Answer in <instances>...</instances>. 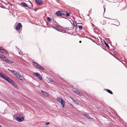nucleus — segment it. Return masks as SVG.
<instances>
[{"mask_svg":"<svg viewBox=\"0 0 127 127\" xmlns=\"http://www.w3.org/2000/svg\"><path fill=\"white\" fill-rule=\"evenodd\" d=\"M36 4L38 5H40L43 3V1L41 0H35Z\"/></svg>","mask_w":127,"mask_h":127,"instance_id":"nucleus-6","label":"nucleus"},{"mask_svg":"<svg viewBox=\"0 0 127 127\" xmlns=\"http://www.w3.org/2000/svg\"><path fill=\"white\" fill-rule=\"evenodd\" d=\"M15 84L14 83V84H13L12 85L14 86V87L15 86Z\"/></svg>","mask_w":127,"mask_h":127,"instance_id":"nucleus-37","label":"nucleus"},{"mask_svg":"<svg viewBox=\"0 0 127 127\" xmlns=\"http://www.w3.org/2000/svg\"><path fill=\"white\" fill-rule=\"evenodd\" d=\"M5 56H4L2 55V57H1V59L4 61H6L7 60Z\"/></svg>","mask_w":127,"mask_h":127,"instance_id":"nucleus-16","label":"nucleus"},{"mask_svg":"<svg viewBox=\"0 0 127 127\" xmlns=\"http://www.w3.org/2000/svg\"><path fill=\"white\" fill-rule=\"evenodd\" d=\"M2 55L1 54H0V58H1V57H2Z\"/></svg>","mask_w":127,"mask_h":127,"instance_id":"nucleus-35","label":"nucleus"},{"mask_svg":"<svg viewBox=\"0 0 127 127\" xmlns=\"http://www.w3.org/2000/svg\"><path fill=\"white\" fill-rule=\"evenodd\" d=\"M74 92L76 94L79 95L80 96H82L83 95L82 94L80 93V92H78V91L77 90H74Z\"/></svg>","mask_w":127,"mask_h":127,"instance_id":"nucleus-8","label":"nucleus"},{"mask_svg":"<svg viewBox=\"0 0 127 127\" xmlns=\"http://www.w3.org/2000/svg\"><path fill=\"white\" fill-rule=\"evenodd\" d=\"M1 52L4 54H6L7 53V51L5 50L4 49H3L2 48H1Z\"/></svg>","mask_w":127,"mask_h":127,"instance_id":"nucleus-11","label":"nucleus"},{"mask_svg":"<svg viewBox=\"0 0 127 127\" xmlns=\"http://www.w3.org/2000/svg\"><path fill=\"white\" fill-rule=\"evenodd\" d=\"M41 92L45 96L47 97L48 95L47 93L43 91H41Z\"/></svg>","mask_w":127,"mask_h":127,"instance_id":"nucleus-12","label":"nucleus"},{"mask_svg":"<svg viewBox=\"0 0 127 127\" xmlns=\"http://www.w3.org/2000/svg\"><path fill=\"white\" fill-rule=\"evenodd\" d=\"M104 10H105V9L104 8Z\"/></svg>","mask_w":127,"mask_h":127,"instance_id":"nucleus-43","label":"nucleus"},{"mask_svg":"<svg viewBox=\"0 0 127 127\" xmlns=\"http://www.w3.org/2000/svg\"><path fill=\"white\" fill-rule=\"evenodd\" d=\"M70 13L69 12L68 13L67 11L66 13V16L67 17H68L70 15Z\"/></svg>","mask_w":127,"mask_h":127,"instance_id":"nucleus-24","label":"nucleus"},{"mask_svg":"<svg viewBox=\"0 0 127 127\" xmlns=\"http://www.w3.org/2000/svg\"><path fill=\"white\" fill-rule=\"evenodd\" d=\"M14 87L16 88H17L18 87L16 84L15 86Z\"/></svg>","mask_w":127,"mask_h":127,"instance_id":"nucleus-34","label":"nucleus"},{"mask_svg":"<svg viewBox=\"0 0 127 127\" xmlns=\"http://www.w3.org/2000/svg\"><path fill=\"white\" fill-rule=\"evenodd\" d=\"M3 75V74H1V73L0 72V77H1Z\"/></svg>","mask_w":127,"mask_h":127,"instance_id":"nucleus-30","label":"nucleus"},{"mask_svg":"<svg viewBox=\"0 0 127 127\" xmlns=\"http://www.w3.org/2000/svg\"><path fill=\"white\" fill-rule=\"evenodd\" d=\"M14 87L16 88H17L18 87L16 84L15 86Z\"/></svg>","mask_w":127,"mask_h":127,"instance_id":"nucleus-33","label":"nucleus"},{"mask_svg":"<svg viewBox=\"0 0 127 127\" xmlns=\"http://www.w3.org/2000/svg\"><path fill=\"white\" fill-rule=\"evenodd\" d=\"M1 78L6 80L8 78V77L7 76L4 74H3V75Z\"/></svg>","mask_w":127,"mask_h":127,"instance_id":"nucleus-10","label":"nucleus"},{"mask_svg":"<svg viewBox=\"0 0 127 127\" xmlns=\"http://www.w3.org/2000/svg\"><path fill=\"white\" fill-rule=\"evenodd\" d=\"M6 61L9 64H11V63H13V62H12L11 61H10V60H8L7 59Z\"/></svg>","mask_w":127,"mask_h":127,"instance_id":"nucleus-21","label":"nucleus"},{"mask_svg":"<svg viewBox=\"0 0 127 127\" xmlns=\"http://www.w3.org/2000/svg\"><path fill=\"white\" fill-rule=\"evenodd\" d=\"M37 68H39L41 70H44V69L39 65H38V66L37 67Z\"/></svg>","mask_w":127,"mask_h":127,"instance_id":"nucleus-17","label":"nucleus"},{"mask_svg":"<svg viewBox=\"0 0 127 127\" xmlns=\"http://www.w3.org/2000/svg\"><path fill=\"white\" fill-rule=\"evenodd\" d=\"M10 78H9V77H8V79H7V80H6V81H7L8 82V80H9V79H10Z\"/></svg>","mask_w":127,"mask_h":127,"instance_id":"nucleus-31","label":"nucleus"},{"mask_svg":"<svg viewBox=\"0 0 127 127\" xmlns=\"http://www.w3.org/2000/svg\"><path fill=\"white\" fill-rule=\"evenodd\" d=\"M56 25V27H59V25Z\"/></svg>","mask_w":127,"mask_h":127,"instance_id":"nucleus-38","label":"nucleus"},{"mask_svg":"<svg viewBox=\"0 0 127 127\" xmlns=\"http://www.w3.org/2000/svg\"><path fill=\"white\" fill-rule=\"evenodd\" d=\"M79 42L80 43H81V41H79Z\"/></svg>","mask_w":127,"mask_h":127,"instance_id":"nucleus-39","label":"nucleus"},{"mask_svg":"<svg viewBox=\"0 0 127 127\" xmlns=\"http://www.w3.org/2000/svg\"><path fill=\"white\" fill-rule=\"evenodd\" d=\"M1 48H2V47H0V50H1Z\"/></svg>","mask_w":127,"mask_h":127,"instance_id":"nucleus-41","label":"nucleus"},{"mask_svg":"<svg viewBox=\"0 0 127 127\" xmlns=\"http://www.w3.org/2000/svg\"><path fill=\"white\" fill-rule=\"evenodd\" d=\"M10 83L11 84H12V85L14 84V82L13 81H12Z\"/></svg>","mask_w":127,"mask_h":127,"instance_id":"nucleus-28","label":"nucleus"},{"mask_svg":"<svg viewBox=\"0 0 127 127\" xmlns=\"http://www.w3.org/2000/svg\"><path fill=\"white\" fill-rule=\"evenodd\" d=\"M33 65L35 67L37 68V67L38 66V65H39V64H37L36 62H33Z\"/></svg>","mask_w":127,"mask_h":127,"instance_id":"nucleus-13","label":"nucleus"},{"mask_svg":"<svg viewBox=\"0 0 127 127\" xmlns=\"http://www.w3.org/2000/svg\"><path fill=\"white\" fill-rule=\"evenodd\" d=\"M33 75L34 76H37L40 80H42V79L41 75L37 72L34 73Z\"/></svg>","mask_w":127,"mask_h":127,"instance_id":"nucleus-2","label":"nucleus"},{"mask_svg":"<svg viewBox=\"0 0 127 127\" xmlns=\"http://www.w3.org/2000/svg\"><path fill=\"white\" fill-rule=\"evenodd\" d=\"M21 5H22L23 6H25V7H27V5L26 4V3L25 2H22L21 4Z\"/></svg>","mask_w":127,"mask_h":127,"instance_id":"nucleus-18","label":"nucleus"},{"mask_svg":"<svg viewBox=\"0 0 127 127\" xmlns=\"http://www.w3.org/2000/svg\"><path fill=\"white\" fill-rule=\"evenodd\" d=\"M16 119L19 122H21L24 120V118L23 117L20 118L19 117H17Z\"/></svg>","mask_w":127,"mask_h":127,"instance_id":"nucleus-4","label":"nucleus"},{"mask_svg":"<svg viewBox=\"0 0 127 127\" xmlns=\"http://www.w3.org/2000/svg\"><path fill=\"white\" fill-rule=\"evenodd\" d=\"M55 22L57 24V23L56 22Z\"/></svg>","mask_w":127,"mask_h":127,"instance_id":"nucleus-42","label":"nucleus"},{"mask_svg":"<svg viewBox=\"0 0 127 127\" xmlns=\"http://www.w3.org/2000/svg\"><path fill=\"white\" fill-rule=\"evenodd\" d=\"M47 19L49 22H51L52 21V19L48 17L47 18Z\"/></svg>","mask_w":127,"mask_h":127,"instance_id":"nucleus-20","label":"nucleus"},{"mask_svg":"<svg viewBox=\"0 0 127 127\" xmlns=\"http://www.w3.org/2000/svg\"><path fill=\"white\" fill-rule=\"evenodd\" d=\"M1 78L6 80L8 78V77L7 76L4 74H3V75Z\"/></svg>","mask_w":127,"mask_h":127,"instance_id":"nucleus-9","label":"nucleus"},{"mask_svg":"<svg viewBox=\"0 0 127 127\" xmlns=\"http://www.w3.org/2000/svg\"><path fill=\"white\" fill-rule=\"evenodd\" d=\"M83 115L85 116L88 119H91V118L90 117L89 115L87 114H84Z\"/></svg>","mask_w":127,"mask_h":127,"instance_id":"nucleus-15","label":"nucleus"},{"mask_svg":"<svg viewBox=\"0 0 127 127\" xmlns=\"http://www.w3.org/2000/svg\"><path fill=\"white\" fill-rule=\"evenodd\" d=\"M16 77L18 78L19 80L22 81H23L24 77L23 76H21L20 74H18L16 76Z\"/></svg>","mask_w":127,"mask_h":127,"instance_id":"nucleus-5","label":"nucleus"},{"mask_svg":"<svg viewBox=\"0 0 127 127\" xmlns=\"http://www.w3.org/2000/svg\"><path fill=\"white\" fill-rule=\"evenodd\" d=\"M104 43L105 45V46L108 48H109V46L108 44L104 40Z\"/></svg>","mask_w":127,"mask_h":127,"instance_id":"nucleus-22","label":"nucleus"},{"mask_svg":"<svg viewBox=\"0 0 127 127\" xmlns=\"http://www.w3.org/2000/svg\"><path fill=\"white\" fill-rule=\"evenodd\" d=\"M78 27L80 29H81L83 28V27L82 26H79Z\"/></svg>","mask_w":127,"mask_h":127,"instance_id":"nucleus-25","label":"nucleus"},{"mask_svg":"<svg viewBox=\"0 0 127 127\" xmlns=\"http://www.w3.org/2000/svg\"><path fill=\"white\" fill-rule=\"evenodd\" d=\"M73 25L75 27L77 26V24H76V22L75 23V24H74V23H73Z\"/></svg>","mask_w":127,"mask_h":127,"instance_id":"nucleus-26","label":"nucleus"},{"mask_svg":"<svg viewBox=\"0 0 127 127\" xmlns=\"http://www.w3.org/2000/svg\"><path fill=\"white\" fill-rule=\"evenodd\" d=\"M14 74V75H15L17 76V74L18 75V74L15 71H14V72L13 73Z\"/></svg>","mask_w":127,"mask_h":127,"instance_id":"nucleus-23","label":"nucleus"},{"mask_svg":"<svg viewBox=\"0 0 127 127\" xmlns=\"http://www.w3.org/2000/svg\"><path fill=\"white\" fill-rule=\"evenodd\" d=\"M22 26L21 24L20 23H19L16 27V29L17 30H19L21 27Z\"/></svg>","mask_w":127,"mask_h":127,"instance_id":"nucleus-7","label":"nucleus"},{"mask_svg":"<svg viewBox=\"0 0 127 127\" xmlns=\"http://www.w3.org/2000/svg\"><path fill=\"white\" fill-rule=\"evenodd\" d=\"M12 80H11V79H9V80H8V82L9 83H10L12 81Z\"/></svg>","mask_w":127,"mask_h":127,"instance_id":"nucleus-27","label":"nucleus"},{"mask_svg":"<svg viewBox=\"0 0 127 127\" xmlns=\"http://www.w3.org/2000/svg\"><path fill=\"white\" fill-rule=\"evenodd\" d=\"M57 100L61 103L62 107L63 108H64L65 102L64 100L61 98L59 97L57 98Z\"/></svg>","mask_w":127,"mask_h":127,"instance_id":"nucleus-1","label":"nucleus"},{"mask_svg":"<svg viewBox=\"0 0 127 127\" xmlns=\"http://www.w3.org/2000/svg\"><path fill=\"white\" fill-rule=\"evenodd\" d=\"M106 91L108 93H109L110 94H113V93L110 90H109L108 89H106Z\"/></svg>","mask_w":127,"mask_h":127,"instance_id":"nucleus-19","label":"nucleus"},{"mask_svg":"<svg viewBox=\"0 0 127 127\" xmlns=\"http://www.w3.org/2000/svg\"><path fill=\"white\" fill-rule=\"evenodd\" d=\"M50 81L52 82H53V81L51 79V80H50Z\"/></svg>","mask_w":127,"mask_h":127,"instance_id":"nucleus-36","label":"nucleus"},{"mask_svg":"<svg viewBox=\"0 0 127 127\" xmlns=\"http://www.w3.org/2000/svg\"><path fill=\"white\" fill-rule=\"evenodd\" d=\"M50 124V122H47V123H46L45 124H46V125H49V124Z\"/></svg>","mask_w":127,"mask_h":127,"instance_id":"nucleus-29","label":"nucleus"},{"mask_svg":"<svg viewBox=\"0 0 127 127\" xmlns=\"http://www.w3.org/2000/svg\"><path fill=\"white\" fill-rule=\"evenodd\" d=\"M71 98L72 100V102H73L75 104L78 105L79 104V103H78V102L74 100L73 98Z\"/></svg>","mask_w":127,"mask_h":127,"instance_id":"nucleus-14","label":"nucleus"},{"mask_svg":"<svg viewBox=\"0 0 127 127\" xmlns=\"http://www.w3.org/2000/svg\"><path fill=\"white\" fill-rule=\"evenodd\" d=\"M14 70H11V72L13 73L14 71Z\"/></svg>","mask_w":127,"mask_h":127,"instance_id":"nucleus-32","label":"nucleus"},{"mask_svg":"<svg viewBox=\"0 0 127 127\" xmlns=\"http://www.w3.org/2000/svg\"><path fill=\"white\" fill-rule=\"evenodd\" d=\"M8 70H9V71H11V70H10L9 69H8Z\"/></svg>","mask_w":127,"mask_h":127,"instance_id":"nucleus-40","label":"nucleus"},{"mask_svg":"<svg viewBox=\"0 0 127 127\" xmlns=\"http://www.w3.org/2000/svg\"><path fill=\"white\" fill-rule=\"evenodd\" d=\"M56 15L58 16H61L62 15H64V14L63 12L60 10L57 11L56 12Z\"/></svg>","mask_w":127,"mask_h":127,"instance_id":"nucleus-3","label":"nucleus"}]
</instances>
